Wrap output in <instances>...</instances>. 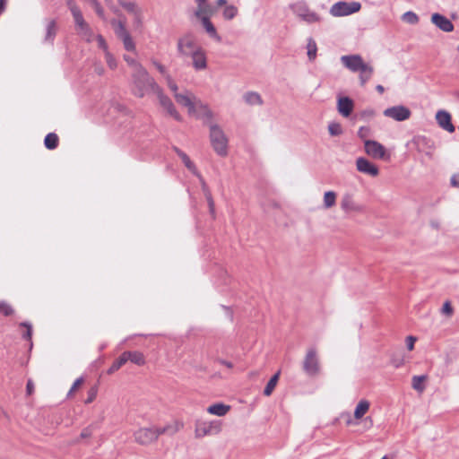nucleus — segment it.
<instances>
[{
	"mask_svg": "<svg viewBox=\"0 0 459 459\" xmlns=\"http://www.w3.org/2000/svg\"><path fill=\"white\" fill-rule=\"evenodd\" d=\"M132 85L133 93L138 98H143L150 92L155 93L160 88L144 67L133 71Z\"/></svg>",
	"mask_w": 459,
	"mask_h": 459,
	"instance_id": "obj_1",
	"label": "nucleus"
},
{
	"mask_svg": "<svg viewBox=\"0 0 459 459\" xmlns=\"http://www.w3.org/2000/svg\"><path fill=\"white\" fill-rule=\"evenodd\" d=\"M341 61L343 65L351 72L359 73V82L361 86H364L367 83L374 73L373 66L365 63L362 57L359 55L342 56L341 57Z\"/></svg>",
	"mask_w": 459,
	"mask_h": 459,
	"instance_id": "obj_2",
	"label": "nucleus"
},
{
	"mask_svg": "<svg viewBox=\"0 0 459 459\" xmlns=\"http://www.w3.org/2000/svg\"><path fill=\"white\" fill-rule=\"evenodd\" d=\"M167 432L172 434L174 430L170 426L162 428H142L134 432V437L137 443L141 445H148L155 441L160 435L165 434Z\"/></svg>",
	"mask_w": 459,
	"mask_h": 459,
	"instance_id": "obj_3",
	"label": "nucleus"
},
{
	"mask_svg": "<svg viewBox=\"0 0 459 459\" xmlns=\"http://www.w3.org/2000/svg\"><path fill=\"white\" fill-rule=\"evenodd\" d=\"M210 140L214 152L221 157L228 154V138L216 124L210 125Z\"/></svg>",
	"mask_w": 459,
	"mask_h": 459,
	"instance_id": "obj_4",
	"label": "nucleus"
},
{
	"mask_svg": "<svg viewBox=\"0 0 459 459\" xmlns=\"http://www.w3.org/2000/svg\"><path fill=\"white\" fill-rule=\"evenodd\" d=\"M110 24L116 36L123 42L124 48L129 52L135 51V43L126 28L125 20L112 19Z\"/></svg>",
	"mask_w": 459,
	"mask_h": 459,
	"instance_id": "obj_5",
	"label": "nucleus"
},
{
	"mask_svg": "<svg viewBox=\"0 0 459 459\" xmlns=\"http://www.w3.org/2000/svg\"><path fill=\"white\" fill-rule=\"evenodd\" d=\"M71 13L74 20L77 33L87 41H91L93 33L89 24L85 22L80 8L78 6L71 7Z\"/></svg>",
	"mask_w": 459,
	"mask_h": 459,
	"instance_id": "obj_6",
	"label": "nucleus"
},
{
	"mask_svg": "<svg viewBox=\"0 0 459 459\" xmlns=\"http://www.w3.org/2000/svg\"><path fill=\"white\" fill-rule=\"evenodd\" d=\"M361 9L359 2H337L332 5L330 13L334 17L347 16Z\"/></svg>",
	"mask_w": 459,
	"mask_h": 459,
	"instance_id": "obj_7",
	"label": "nucleus"
},
{
	"mask_svg": "<svg viewBox=\"0 0 459 459\" xmlns=\"http://www.w3.org/2000/svg\"><path fill=\"white\" fill-rule=\"evenodd\" d=\"M221 431V424L218 420L197 421L195 424V434L198 438L205 436L216 435Z\"/></svg>",
	"mask_w": 459,
	"mask_h": 459,
	"instance_id": "obj_8",
	"label": "nucleus"
},
{
	"mask_svg": "<svg viewBox=\"0 0 459 459\" xmlns=\"http://www.w3.org/2000/svg\"><path fill=\"white\" fill-rule=\"evenodd\" d=\"M303 368L309 376H316L320 372L319 359L316 349L311 348L307 351L303 361Z\"/></svg>",
	"mask_w": 459,
	"mask_h": 459,
	"instance_id": "obj_9",
	"label": "nucleus"
},
{
	"mask_svg": "<svg viewBox=\"0 0 459 459\" xmlns=\"http://www.w3.org/2000/svg\"><path fill=\"white\" fill-rule=\"evenodd\" d=\"M192 59V66L195 71L205 70L208 66L207 56L202 47H196L188 54Z\"/></svg>",
	"mask_w": 459,
	"mask_h": 459,
	"instance_id": "obj_10",
	"label": "nucleus"
},
{
	"mask_svg": "<svg viewBox=\"0 0 459 459\" xmlns=\"http://www.w3.org/2000/svg\"><path fill=\"white\" fill-rule=\"evenodd\" d=\"M365 152L373 159L384 160L386 157V149L383 144L373 140H365Z\"/></svg>",
	"mask_w": 459,
	"mask_h": 459,
	"instance_id": "obj_11",
	"label": "nucleus"
},
{
	"mask_svg": "<svg viewBox=\"0 0 459 459\" xmlns=\"http://www.w3.org/2000/svg\"><path fill=\"white\" fill-rule=\"evenodd\" d=\"M196 47L198 46L195 44V39L191 34H186L179 38L178 40L177 48L180 56H188V54L191 53V51Z\"/></svg>",
	"mask_w": 459,
	"mask_h": 459,
	"instance_id": "obj_12",
	"label": "nucleus"
},
{
	"mask_svg": "<svg viewBox=\"0 0 459 459\" xmlns=\"http://www.w3.org/2000/svg\"><path fill=\"white\" fill-rule=\"evenodd\" d=\"M411 110L404 106H394L384 110V116L395 121H404L410 118Z\"/></svg>",
	"mask_w": 459,
	"mask_h": 459,
	"instance_id": "obj_13",
	"label": "nucleus"
},
{
	"mask_svg": "<svg viewBox=\"0 0 459 459\" xmlns=\"http://www.w3.org/2000/svg\"><path fill=\"white\" fill-rule=\"evenodd\" d=\"M155 94L157 95L158 99H159V101H160V106L165 109L167 110V112L171 116L173 117L176 120L178 121H180L181 120V117L180 115L178 114V112L177 111L172 100L168 97L166 96L163 92H162V90L161 88L160 87L159 90L155 92Z\"/></svg>",
	"mask_w": 459,
	"mask_h": 459,
	"instance_id": "obj_14",
	"label": "nucleus"
},
{
	"mask_svg": "<svg viewBox=\"0 0 459 459\" xmlns=\"http://www.w3.org/2000/svg\"><path fill=\"white\" fill-rule=\"evenodd\" d=\"M357 169L371 177H377L379 174L378 168L365 158H358L356 160Z\"/></svg>",
	"mask_w": 459,
	"mask_h": 459,
	"instance_id": "obj_15",
	"label": "nucleus"
},
{
	"mask_svg": "<svg viewBox=\"0 0 459 459\" xmlns=\"http://www.w3.org/2000/svg\"><path fill=\"white\" fill-rule=\"evenodd\" d=\"M436 119L438 124V126L443 128L444 130H446L449 133H454L455 130V126L451 122V115L445 111V110H439L436 114Z\"/></svg>",
	"mask_w": 459,
	"mask_h": 459,
	"instance_id": "obj_16",
	"label": "nucleus"
},
{
	"mask_svg": "<svg viewBox=\"0 0 459 459\" xmlns=\"http://www.w3.org/2000/svg\"><path fill=\"white\" fill-rule=\"evenodd\" d=\"M431 22L445 32H451L454 30L453 23L446 16L437 13L431 15Z\"/></svg>",
	"mask_w": 459,
	"mask_h": 459,
	"instance_id": "obj_17",
	"label": "nucleus"
},
{
	"mask_svg": "<svg viewBox=\"0 0 459 459\" xmlns=\"http://www.w3.org/2000/svg\"><path fill=\"white\" fill-rule=\"evenodd\" d=\"M197 18L201 20V22H202L205 31L207 32V34L210 36V38L213 39L217 42H221L222 39L218 34L216 28L211 22L209 16L207 14L206 15L201 14V17H197Z\"/></svg>",
	"mask_w": 459,
	"mask_h": 459,
	"instance_id": "obj_18",
	"label": "nucleus"
},
{
	"mask_svg": "<svg viewBox=\"0 0 459 459\" xmlns=\"http://www.w3.org/2000/svg\"><path fill=\"white\" fill-rule=\"evenodd\" d=\"M371 406V403L367 399H360L353 412V419L356 421H359L363 419V417L369 411Z\"/></svg>",
	"mask_w": 459,
	"mask_h": 459,
	"instance_id": "obj_19",
	"label": "nucleus"
},
{
	"mask_svg": "<svg viewBox=\"0 0 459 459\" xmlns=\"http://www.w3.org/2000/svg\"><path fill=\"white\" fill-rule=\"evenodd\" d=\"M354 108L353 101L348 97H342L338 100L337 108L338 112L344 117H348Z\"/></svg>",
	"mask_w": 459,
	"mask_h": 459,
	"instance_id": "obj_20",
	"label": "nucleus"
},
{
	"mask_svg": "<svg viewBox=\"0 0 459 459\" xmlns=\"http://www.w3.org/2000/svg\"><path fill=\"white\" fill-rule=\"evenodd\" d=\"M174 97L179 105L188 108L189 113L195 111V105L188 91H186V93H175Z\"/></svg>",
	"mask_w": 459,
	"mask_h": 459,
	"instance_id": "obj_21",
	"label": "nucleus"
},
{
	"mask_svg": "<svg viewBox=\"0 0 459 459\" xmlns=\"http://www.w3.org/2000/svg\"><path fill=\"white\" fill-rule=\"evenodd\" d=\"M57 31V26L56 20H51L46 26V35L44 38L45 42L53 44Z\"/></svg>",
	"mask_w": 459,
	"mask_h": 459,
	"instance_id": "obj_22",
	"label": "nucleus"
},
{
	"mask_svg": "<svg viewBox=\"0 0 459 459\" xmlns=\"http://www.w3.org/2000/svg\"><path fill=\"white\" fill-rule=\"evenodd\" d=\"M126 360L131 361L132 363L137 366H143L145 364V358L141 351H124Z\"/></svg>",
	"mask_w": 459,
	"mask_h": 459,
	"instance_id": "obj_23",
	"label": "nucleus"
},
{
	"mask_svg": "<svg viewBox=\"0 0 459 459\" xmlns=\"http://www.w3.org/2000/svg\"><path fill=\"white\" fill-rule=\"evenodd\" d=\"M230 407L229 405L218 403L210 405L207 408V411L210 414L221 417V416H224L230 411Z\"/></svg>",
	"mask_w": 459,
	"mask_h": 459,
	"instance_id": "obj_24",
	"label": "nucleus"
},
{
	"mask_svg": "<svg viewBox=\"0 0 459 459\" xmlns=\"http://www.w3.org/2000/svg\"><path fill=\"white\" fill-rule=\"evenodd\" d=\"M245 102L250 106L262 105L263 100L261 95L256 91H247L243 95Z\"/></svg>",
	"mask_w": 459,
	"mask_h": 459,
	"instance_id": "obj_25",
	"label": "nucleus"
},
{
	"mask_svg": "<svg viewBox=\"0 0 459 459\" xmlns=\"http://www.w3.org/2000/svg\"><path fill=\"white\" fill-rule=\"evenodd\" d=\"M58 136L55 133H48L44 139V145L48 150H55L58 146Z\"/></svg>",
	"mask_w": 459,
	"mask_h": 459,
	"instance_id": "obj_26",
	"label": "nucleus"
},
{
	"mask_svg": "<svg viewBox=\"0 0 459 459\" xmlns=\"http://www.w3.org/2000/svg\"><path fill=\"white\" fill-rule=\"evenodd\" d=\"M342 209L345 212L351 211H358L359 208L356 206L352 197L349 195H346L342 197L341 202Z\"/></svg>",
	"mask_w": 459,
	"mask_h": 459,
	"instance_id": "obj_27",
	"label": "nucleus"
},
{
	"mask_svg": "<svg viewBox=\"0 0 459 459\" xmlns=\"http://www.w3.org/2000/svg\"><path fill=\"white\" fill-rule=\"evenodd\" d=\"M299 16L302 17L305 21L308 22H315L318 21V16L316 13L310 12L306 8H300L296 11Z\"/></svg>",
	"mask_w": 459,
	"mask_h": 459,
	"instance_id": "obj_28",
	"label": "nucleus"
},
{
	"mask_svg": "<svg viewBox=\"0 0 459 459\" xmlns=\"http://www.w3.org/2000/svg\"><path fill=\"white\" fill-rule=\"evenodd\" d=\"M337 195L333 191H327L324 195V207L325 209L332 208L336 204Z\"/></svg>",
	"mask_w": 459,
	"mask_h": 459,
	"instance_id": "obj_29",
	"label": "nucleus"
},
{
	"mask_svg": "<svg viewBox=\"0 0 459 459\" xmlns=\"http://www.w3.org/2000/svg\"><path fill=\"white\" fill-rule=\"evenodd\" d=\"M118 4L125 8L128 13H133L134 16L139 18V11L140 9L137 7V4L134 2H127L124 0H119Z\"/></svg>",
	"mask_w": 459,
	"mask_h": 459,
	"instance_id": "obj_30",
	"label": "nucleus"
},
{
	"mask_svg": "<svg viewBox=\"0 0 459 459\" xmlns=\"http://www.w3.org/2000/svg\"><path fill=\"white\" fill-rule=\"evenodd\" d=\"M280 372L275 373L268 381L266 386L264 389V394L269 396L272 394L279 380Z\"/></svg>",
	"mask_w": 459,
	"mask_h": 459,
	"instance_id": "obj_31",
	"label": "nucleus"
},
{
	"mask_svg": "<svg viewBox=\"0 0 459 459\" xmlns=\"http://www.w3.org/2000/svg\"><path fill=\"white\" fill-rule=\"evenodd\" d=\"M198 8L195 12V17H201V14H209L211 13L210 6L206 4L207 0H195Z\"/></svg>",
	"mask_w": 459,
	"mask_h": 459,
	"instance_id": "obj_32",
	"label": "nucleus"
},
{
	"mask_svg": "<svg viewBox=\"0 0 459 459\" xmlns=\"http://www.w3.org/2000/svg\"><path fill=\"white\" fill-rule=\"evenodd\" d=\"M317 47L314 39H309L307 44V55L310 61H313L316 57Z\"/></svg>",
	"mask_w": 459,
	"mask_h": 459,
	"instance_id": "obj_33",
	"label": "nucleus"
},
{
	"mask_svg": "<svg viewBox=\"0 0 459 459\" xmlns=\"http://www.w3.org/2000/svg\"><path fill=\"white\" fill-rule=\"evenodd\" d=\"M127 362L125 352H123L119 358L113 362L111 367L108 368V373L112 374L118 370L123 365H125Z\"/></svg>",
	"mask_w": 459,
	"mask_h": 459,
	"instance_id": "obj_34",
	"label": "nucleus"
},
{
	"mask_svg": "<svg viewBox=\"0 0 459 459\" xmlns=\"http://www.w3.org/2000/svg\"><path fill=\"white\" fill-rule=\"evenodd\" d=\"M183 163L185 164V166L195 176H199V172L197 171L196 169V167L195 165L192 162V160H190V158L187 156L186 153L183 152V153H180V157H179Z\"/></svg>",
	"mask_w": 459,
	"mask_h": 459,
	"instance_id": "obj_35",
	"label": "nucleus"
},
{
	"mask_svg": "<svg viewBox=\"0 0 459 459\" xmlns=\"http://www.w3.org/2000/svg\"><path fill=\"white\" fill-rule=\"evenodd\" d=\"M427 377L425 376H414L412 377V387L420 392H422L425 388L423 383L426 380Z\"/></svg>",
	"mask_w": 459,
	"mask_h": 459,
	"instance_id": "obj_36",
	"label": "nucleus"
},
{
	"mask_svg": "<svg viewBox=\"0 0 459 459\" xmlns=\"http://www.w3.org/2000/svg\"><path fill=\"white\" fill-rule=\"evenodd\" d=\"M238 14V8L233 5H227L223 10V17L226 20H232Z\"/></svg>",
	"mask_w": 459,
	"mask_h": 459,
	"instance_id": "obj_37",
	"label": "nucleus"
},
{
	"mask_svg": "<svg viewBox=\"0 0 459 459\" xmlns=\"http://www.w3.org/2000/svg\"><path fill=\"white\" fill-rule=\"evenodd\" d=\"M124 60L129 66L133 68V71H137L140 70V68H143V66L139 62L127 55L124 56Z\"/></svg>",
	"mask_w": 459,
	"mask_h": 459,
	"instance_id": "obj_38",
	"label": "nucleus"
},
{
	"mask_svg": "<svg viewBox=\"0 0 459 459\" xmlns=\"http://www.w3.org/2000/svg\"><path fill=\"white\" fill-rule=\"evenodd\" d=\"M91 4H92L97 15L102 19V20H106V17H105V14H104V10L103 8L101 7L100 4L99 3L98 0H91L90 1Z\"/></svg>",
	"mask_w": 459,
	"mask_h": 459,
	"instance_id": "obj_39",
	"label": "nucleus"
},
{
	"mask_svg": "<svg viewBox=\"0 0 459 459\" xmlns=\"http://www.w3.org/2000/svg\"><path fill=\"white\" fill-rule=\"evenodd\" d=\"M328 131L331 135H340L342 133V126L339 123H331L328 126Z\"/></svg>",
	"mask_w": 459,
	"mask_h": 459,
	"instance_id": "obj_40",
	"label": "nucleus"
},
{
	"mask_svg": "<svg viewBox=\"0 0 459 459\" xmlns=\"http://www.w3.org/2000/svg\"><path fill=\"white\" fill-rule=\"evenodd\" d=\"M20 326L25 327L27 329L26 332L22 335L23 339L30 341L31 340V336H32V325H31V324L29 323V322H22L20 324Z\"/></svg>",
	"mask_w": 459,
	"mask_h": 459,
	"instance_id": "obj_41",
	"label": "nucleus"
},
{
	"mask_svg": "<svg viewBox=\"0 0 459 459\" xmlns=\"http://www.w3.org/2000/svg\"><path fill=\"white\" fill-rule=\"evenodd\" d=\"M403 20L408 23L415 24L418 22L419 18L416 13L412 12H407L403 15Z\"/></svg>",
	"mask_w": 459,
	"mask_h": 459,
	"instance_id": "obj_42",
	"label": "nucleus"
},
{
	"mask_svg": "<svg viewBox=\"0 0 459 459\" xmlns=\"http://www.w3.org/2000/svg\"><path fill=\"white\" fill-rule=\"evenodd\" d=\"M441 313L446 316L447 317H451L454 314V307L450 301L446 300L441 308Z\"/></svg>",
	"mask_w": 459,
	"mask_h": 459,
	"instance_id": "obj_43",
	"label": "nucleus"
},
{
	"mask_svg": "<svg viewBox=\"0 0 459 459\" xmlns=\"http://www.w3.org/2000/svg\"><path fill=\"white\" fill-rule=\"evenodd\" d=\"M105 60L110 69L114 70L117 68V60H116L115 56L110 52H107L105 54Z\"/></svg>",
	"mask_w": 459,
	"mask_h": 459,
	"instance_id": "obj_44",
	"label": "nucleus"
},
{
	"mask_svg": "<svg viewBox=\"0 0 459 459\" xmlns=\"http://www.w3.org/2000/svg\"><path fill=\"white\" fill-rule=\"evenodd\" d=\"M0 312L5 316H11L13 313V307L4 301H0Z\"/></svg>",
	"mask_w": 459,
	"mask_h": 459,
	"instance_id": "obj_45",
	"label": "nucleus"
},
{
	"mask_svg": "<svg viewBox=\"0 0 459 459\" xmlns=\"http://www.w3.org/2000/svg\"><path fill=\"white\" fill-rule=\"evenodd\" d=\"M371 134V129L368 126H361L359 127L358 131V135L359 138L365 140H368V137H369Z\"/></svg>",
	"mask_w": 459,
	"mask_h": 459,
	"instance_id": "obj_46",
	"label": "nucleus"
},
{
	"mask_svg": "<svg viewBox=\"0 0 459 459\" xmlns=\"http://www.w3.org/2000/svg\"><path fill=\"white\" fill-rule=\"evenodd\" d=\"M97 42H98V46L100 49H102L104 51V55L107 53V52H109L108 51V44L105 40V39L103 38L102 35L99 34L97 35Z\"/></svg>",
	"mask_w": 459,
	"mask_h": 459,
	"instance_id": "obj_47",
	"label": "nucleus"
},
{
	"mask_svg": "<svg viewBox=\"0 0 459 459\" xmlns=\"http://www.w3.org/2000/svg\"><path fill=\"white\" fill-rule=\"evenodd\" d=\"M413 143L417 145L418 151H422L421 146L427 145L429 143V140L423 136H418L414 138Z\"/></svg>",
	"mask_w": 459,
	"mask_h": 459,
	"instance_id": "obj_48",
	"label": "nucleus"
},
{
	"mask_svg": "<svg viewBox=\"0 0 459 459\" xmlns=\"http://www.w3.org/2000/svg\"><path fill=\"white\" fill-rule=\"evenodd\" d=\"M165 78H166V81H167L168 87L170 89V91H173L174 94L175 93H178V85L173 81L172 77L169 74H166Z\"/></svg>",
	"mask_w": 459,
	"mask_h": 459,
	"instance_id": "obj_49",
	"label": "nucleus"
},
{
	"mask_svg": "<svg viewBox=\"0 0 459 459\" xmlns=\"http://www.w3.org/2000/svg\"><path fill=\"white\" fill-rule=\"evenodd\" d=\"M94 429H95V427L93 425L88 426L87 428L83 429L81 432V437L88 438V437H91Z\"/></svg>",
	"mask_w": 459,
	"mask_h": 459,
	"instance_id": "obj_50",
	"label": "nucleus"
},
{
	"mask_svg": "<svg viewBox=\"0 0 459 459\" xmlns=\"http://www.w3.org/2000/svg\"><path fill=\"white\" fill-rule=\"evenodd\" d=\"M416 341H417V338L412 335H409L406 337L405 342H406L407 349L409 351H412L414 349Z\"/></svg>",
	"mask_w": 459,
	"mask_h": 459,
	"instance_id": "obj_51",
	"label": "nucleus"
},
{
	"mask_svg": "<svg viewBox=\"0 0 459 459\" xmlns=\"http://www.w3.org/2000/svg\"><path fill=\"white\" fill-rule=\"evenodd\" d=\"M208 203L210 214L214 218L215 217V204L212 195H209L206 199Z\"/></svg>",
	"mask_w": 459,
	"mask_h": 459,
	"instance_id": "obj_52",
	"label": "nucleus"
},
{
	"mask_svg": "<svg viewBox=\"0 0 459 459\" xmlns=\"http://www.w3.org/2000/svg\"><path fill=\"white\" fill-rule=\"evenodd\" d=\"M153 65L157 68V70L164 76L166 77V74H169L167 73V70L165 68V66L163 65H161L160 62L156 61V60H152V61Z\"/></svg>",
	"mask_w": 459,
	"mask_h": 459,
	"instance_id": "obj_53",
	"label": "nucleus"
},
{
	"mask_svg": "<svg viewBox=\"0 0 459 459\" xmlns=\"http://www.w3.org/2000/svg\"><path fill=\"white\" fill-rule=\"evenodd\" d=\"M197 177L199 178V179L201 181L203 192L204 194L205 198L207 199L209 195H212L211 191L209 190L206 183L204 182V180L201 177V175L199 174V176H197Z\"/></svg>",
	"mask_w": 459,
	"mask_h": 459,
	"instance_id": "obj_54",
	"label": "nucleus"
},
{
	"mask_svg": "<svg viewBox=\"0 0 459 459\" xmlns=\"http://www.w3.org/2000/svg\"><path fill=\"white\" fill-rule=\"evenodd\" d=\"M83 382V378L81 377L79 378H77L72 387L70 388L68 394H67V396H69L74 391H75V389Z\"/></svg>",
	"mask_w": 459,
	"mask_h": 459,
	"instance_id": "obj_55",
	"label": "nucleus"
},
{
	"mask_svg": "<svg viewBox=\"0 0 459 459\" xmlns=\"http://www.w3.org/2000/svg\"><path fill=\"white\" fill-rule=\"evenodd\" d=\"M451 185L455 187H459V174H455L452 176Z\"/></svg>",
	"mask_w": 459,
	"mask_h": 459,
	"instance_id": "obj_56",
	"label": "nucleus"
},
{
	"mask_svg": "<svg viewBox=\"0 0 459 459\" xmlns=\"http://www.w3.org/2000/svg\"><path fill=\"white\" fill-rule=\"evenodd\" d=\"M96 397V391L92 388L89 392V396L87 400L85 401L86 403H91Z\"/></svg>",
	"mask_w": 459,
	"mask_h": 459,
	"instance_id": "obj_57",
	"label": "nucleus"
},
{
	"mask_svg": "<svg viewBox=\"0 0 459 459\" xmlns=\"http://www.w3.org/2000/svg\"><path fill=\"white\" fill-rule=\"evenodd\" d=\"M34 390V385L31 380H29L26 385V391L28 394H31Z\"/></svg>",
	"mask_w": 459,
	"mask_h": 459,
	"instance_id": "obj_58",
	"label": "nucleus"
},
{
	"mask_svg": "<svg viewBox=\"0 0 459 459\" xmlns=\"http://www.w3.org/2000/svg\"><path fill=\"white\" fill-rule=\"evenodd\" d=\"M219 363L221 365L226 366L229 368H231L233 367V364L230 361L225 360V359H219Z\"/></svg>",
	"mask_w": 459,
	"mask_h": 459,
	"instance_id": "obj_59",
	"label": "nucleus"
},
{
	"mask_svg": "<svg viewBox=\"0 0 459 459\" xmlns=\"http://www.w3.org/2000/svg\"><path fill=\"white\" fill-rule=\"evenodd\" d=\"M6 2L7 0H0V15L3 13L6 7Z\"/></svg>",
	"mask_w": 459,
	"mask_h": 459,
	"instance_id": "obj_60",
	"label": "nucleus"
},
{
	"mask_svg": "<svg viewBox=\"0 0 459 459\" xmlns=\"http://www.w3.org/2000/svg\"><path fill=\"white\" fill-rule=\"evenodd\" d=\"M205 117L207 118H212V112L207 107H205Z\"/></svg>",
	"mask_w": 459,
	"mask_h": 459,
	"instance_id": "obj_61",
	"label": "nucleus"
},
{
	"mask_svg": "<svg viewBox=\"0 0 459 459\" xmlns=\"http://www.w3.org/2000/svg\"><path fill=\"white\" fill-rule=\"evenodd\" d=\"M376 90L380 93V94H383L385 92V88L383 85H377L376 87Z\"/></svg>",
	"mask_w": 459,
	"mask_h": 459,
	"instance_id": "obj_62",
	"label": "nucleus"
},
{
	"mask_svg": "<svg viewBox=\"0 0 459 459\" xmlns=\"http://www.w3.org/2000/svg\"><path fill=\"white\" fill-rule=\"evenodd\" d=\"M173 151L178 155V157H180V153H183L184 152L181 151L179 148H178L177 146H173Z\"/></svg>",
	"mask_w": 459,
	"mask_h": 459,
	"instance_id": "obj_63",
	"label": "nucleus"
},
{
	"mask_svg": "<svg viewBox=\"0 0 459 459\" xmlns=\"http://www.w3.org/2000/svg\"><path fill=\"white\" fill-rule=\"evenodd\" d=\"M67 5H68V8H69V10H70V11H71V7H73V6H77V5L74 4V0H68V1H67Z\"/></svg>",
	"mask_w": 459,
	"mask_h": 459,
	"instance_id": "obj_64",
	"label": "nucleus"
}]
</instances>
